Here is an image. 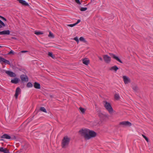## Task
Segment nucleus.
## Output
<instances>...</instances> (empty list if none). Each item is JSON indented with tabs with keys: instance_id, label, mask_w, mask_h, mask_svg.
<instances>
[{
	"instance_id": "f8f14e48",
	"label": "nucleus",
	"mask_w": 153,
	"mask_h": 153,
	"mask_svg": "<svg viewBox=\"0 0 153 153\" xmlns=\"http://www.w3.org/2000/svg\"><path fill=\"white\" fill-rule=\"evenodd\" d=\"M0 152L4 153H10L9 150L6 148H4L3 147H0Z\"/></svg>"
},
{
	"instance_id": "9b49d317",
	"label": "nucleus",
	"mask_w": 153,
	"mask_h": 153,
	"mask_svg": "<svg viewBox=\"0 0 153 153\" xmlns=\"http://www.w3.org/2000/svg\"><path fill=\"white\" fill-rule=\"evenodd\" d=\"M10 31L9 30H4L0 32V35H9L10 34Z\"/></svg>"
},
{
	"instance_id": "7ed1b4c3",
	"label": "nucleus",
	"mask_w": 153,
	"mask_h": 153,
	"mask_svg": "<svg viewBox=\"0 0 153 153\" xmlns=\"http://www.w3.org/2000/svg\"><path fill=\"white\" fill-rule=\"evenodd\" d=\"M120 124L123 125V126H130L131 125V123L128 121H123L120 123Z\"/></svg>"
},
{
	"instance_id": "7c9ffc66",
	"label": "nucleus",
	"mask_w": 153,
	"mask_h": 153,
	"mask_svg": "<svg viewBox=\"0 0 153 153\" xmlns=\"http://www.w3.org/2000/svg\"><path fill=\"white\" fill-rule=\"evenodd\" d=\"M75 2L79 5L81 4V3L80 2L79 0H75Z\"/></svg>"
},
{
	"instance_id": "393cba45",
	"label": "nucleus",
	"mask_w": 153,
	"mask_h": 153,
	"mask_svg": "<svg viewBox=\"0 0 153 153\" xmlns=\"http://www.w3.org/2000/svg\"><path fill=\"white\" fill-rule=\"evenodd\" d=\"M35 34L37 35H39L40 34H43V33L39 31H35Z\"/></svg>"
},
{
	"instance_id": "e433bc0d",
	"label": "nucleus",
	"mask_w": 153,
	"mask_h": 153,
	"mask_svg": "<svg viewBox=\"0 0 153 153\" xmlns=\"http://www.w3.org/2000/svg\"><path fill=\"white\" fill-rule=\"evenodd\" d=\"M80 21H81V20L80 19L78 20H77V22L75 23V25H77L80 22Z\"/></svg>"
},
{
	"instance_id": "ddd939ff",
	"label": "nucleus",
	"mask_w": 153,
	"mask_h": 153,
	"mask_svg": "<svg viewBox=\"0 0 153 153\" xmlns=\"http://www.w3.org/2000/svg\"><path fill=\"white\" fill-rule=\"evenodd\" d=\"M19 79L17 78H15L13 79H12L11 81V82L15 84H17L19 82Z\"/></svg>"
},
{
	"instance_id": "5701e85b",
	"label": "nucleus",
	"mask_w": 153,
	"mask_h": 153,
	"mask_svg": "<svg viewBox=\"0 0 153 153\" xmlns=\"http://www.w3.org/2000/svg\"><path fill=\"white\" fill-rule=\"evenodd\" d=\"M79 110L82 113H84L85 111V109L81 107L79 108Z\"/></svg>"
},
{
	"instance_id": "1a4fd4ad",
	"label": "nucleus",
	"mask_w": 153,
	"mask_h": 153,
	"mask_svg": "<svg viewBox=\"0 0 153 153\" xmlns=\"http://www.w3.org/2000/svg\"><path fill=\"white\" fill-rule=\"evenodd\" d=\"M123 79L125 84H127L130 82V79L128 77L126 76H123Z\"/></svg>"
},
{
	"instance_id": "aec40b11",
	"label": "nucleus",
	"mask_w": 153,
	"mask_h": 153,
	"mask_svg": "<svg viewBox=\"0 0 153 153\" xmlns=\"http://www.w3.org/2000/svg\"><path fill=\"white\" fill-rule=\"evenodd\" d=\"M120 97L119 95L118 94H116L114 95V98L117 100H118L120 98Z\"/></svg>"
},
{
	"instance_id": "0eeeda50",
	"label": "nucleus",
	"mask_w": 153,
	"mask_h": 153,
	"mask_svg": "<svg viewBox=\"0 0 153 153\" xmlns=\"http://www.w3.org/2000/svg\"><path fill=\"white\" fill-rule=\"evenodd\" d=\"M21 90L20 88L18 87L16 88L15 94V96L16 99H17L18 95L21 94Z\"/></svg>"
},
{
	"instance_id": "c85d7f7f",
	"label": "nucleus",
	"mask_w": 153,
	"mask_h": 153,
	"mask_svg": "<svg viewBox=\"0 0 153 153\" xmlns=\"http://www.w3.org/2000/svg\"><path fill=\"white\" fill-rule=\"evenodd\" d=\"M74 39L78 43L79 42V40L78 38L77 37H76L74 38Z\"/></svg>"
},
{
	"instance_id": "f257e3e1",
	"label": "nucleus",
	"mask_w": 153,
	"mask_h": 153,
	"mask_svg": "<svg viewBox=\"0 0 153 153\" xmlns=\"http://www.w3.org/2000/svg\"><path fill=\"white\" fill-rule=\"evenodd\" d=\"M79 132L80 135L86 140L90 139L91 138L95 137L96 135L95 132L87 129H82L80 130Z\"/></svg>"
},
{
	"instance_id": "f03ea898",
	"label": "nucleus",
	"mask_w": 153,
	"mask_h": 153,
	"mask_svg": "<svg viewBox=\"0 0 153 153\" xmlns=\"http://www.w3.org/2000/svg\"><path fill=\"white\" fill-rule=\"evenodd\" d=\"M103 104L107 110L110 114L112 113L113 109L110 104L108 102L105 101L103 102Z\"/></svg>"
},
{
	"instance_id": "423d86ee",
	"label": "nucleus",
	"mask_w": 153,
	"mask_h": 153,
	"mask_svg": "<svg viewBox=\"0 0 153 153\" xmlns=\"http://www.w3.org/2000/svg\"><path fill=\"white\" fill-rule=\"evenodd\" d=\"M67 144V136H65L63 139L62 142V148H65Z\"/></svg>"
},
{
	"instance_id": "39448f33",
	"label": "nucleus",
	"mask_w": 153,
	"mask_h": 153,
	"mask_svg": "<svg viewBox=\"0 0 153 153\" xmlns=\"http://www.w3.org/2000/svg\"><path fill=\"white\" fill-rule=\"evenodd\" d=\"M20 78L22 82H27L28 81L27 76L26 75L22 74L20 76Z\"/></svg>"
},
{
	"instance_id": "6ab92c4d",
	"label": "nucleus",
	"mask_w": 153,
	"mask_h": 153,
	"mask_svg": "<svg viewBox=\"0 0 153 153\" xmlns=\"http://www.w3.org/2000/svg\"><path fill=\"white\" fill-rule=\"evenodd\" d=\"M118 69V68L116 66H114L112 67L111 69V70H113L116 71Z\"/></svg>"
},
{
	"instance_id": "79ce46f5",
	"label": "nucleus",
	"mask_w": 153,
	"mask_h": 153,
	"mask_svg": "<svg viewBox=\"0 0 153 153\" xmlns=\"http://www.w3.org/2000/svg\"><path fill=\"white\" fill-rule=\"evenodd\" d=\"M2 27V26L0 24V28Z\"/></svg>"
},
{
	"instance_id": "ea45409f",
	"label": "nucleus",
	"mask_w": 153,
	"mask_h": 153,
	"mask_svg": "<svg viewBox=\"0 0 153 153\" xmlns=\"http://www.w3.org/2000/svg\"><path fill=\"white\" fill-rule=\"evenodd\" d=\"M98 57L100 60H101V61H102V57H100L99 56H98Z\"/></svg>"
},
{
	"instance_id": "4468645a",
	"label": "nucleus",
	"mask_w": 153,
	"mask_h": 153,
	"mask_svg": "<svg viewBox=\"0 0 153 153\" xmlns=\"http://www.w3.org/2000/svg\"><path fill=\"white\" fill-rule=\"evenodd\" d=\"M33 86L36 89H39L41 88L40 84L36 82L34 83Z\"/></svg>"
},
{
	"instance_id": "6e6552de",
	"label": "nucleus",
	"mask_w": 153,
	"mask_h": 153,
	"mask_svg": "<svg viewBox=\"0 0 153 153\" xmlns=\"http://www.w3.org/2000/svg\"><path fill=\"white\" fill-rule=\"evenodd\" d=\"M5 73L10 77H15L16 76V74L13 72L6 71Z\"/></svg>"
},
{
	"instance_id": "72a5a7b5",
	"label": "nucleus",
	"mask_w": 153,
	"mask_h": 153,
	"mask_svg": "<svg viewBox=\"0 0 153 153\" xmlns=\"http://www.w3.org/2000/svg\"><path fill=\"white\" fill-rule=\"evenodd\" d=\"M75 25H76L75 23L73 24L68 25V26H69L71 27H72Z\"/></svg>"
},
{
	"instance_id": "58836bf2",
	"label": "nucleus",
	"mask_w": 153,
	"mask_h": 153,
	"mask_svg": "<svg viewBox=\"0 0 153 153\" xmlns=\"http://www.w3.org/2000/svg\"><path fill=\"white\" fill-rule=\"evenodd\" d=\"M2 19L3 20V21H7V19H6L5 18H4V17H3Z\"/></svg>"
},
{
	"instance_id": "a878e982",
	"label": "nucleus",
	"mask_w": 153,
	"mask_h": 153,
	"mask_svg": "<svg viewBox=\"0 0 153 153\" xmlns=\"http://www.w3.org/2000/svg\"><path fill=\"white\" fill-rule=\"evenodd\" d=\"M87 9L86 7H82L80 8V10L82 11H83L86 10Z\"/></svg>"
},
{
	"instance_id": "20e7f679",
	"label": "nucleus",
	"mask_w": 153,
	"mask_h": 153,
	"mask_svg": "<svg viewBox=\"0 0 153 153\" xmlns=\"http://www.w3.org/2000/svg\"><path fill=\"white\" fill-rule=\"evenodd\" d=\"M103 59L105 62L107 63H109L111 61V58L107 55L103 56Z\"/></svg>"
},
{
	"instance_id": "9d476101",
	"label": "nucleus",
	"mask_w": 153,
	"mask_h": 153,
	"mask_svg": "<svg viewBox=\"0 0 153 153\" xmlns=\"http://www.w3.org/2000/svg\"><path fill=\"white\" fill-rule=\"evenodd\" d=\"M19 2L22 4L23 5L25 6H29V4L27 3L25 1L23 0H17Z\"/></svg>"
},
{
	"instance_id": "f704fd0d",
	"label": "nucleus",
	"mask_w": 153,
	"mask_h": 153,
	"mask_svg": "<svg viewBox=\"0 0 153 153\" xmlns=\"http://www.w3.org/2000/svg\"><path fill=\"white\" fill-rule=\"evenodd\" d=\"M4 59H5L0 56V62H4Z\"/></svg>"
},
{
	"instance_id": "bb28decb",
	"label": "nucleus",
	"mask_w": 153,
	"mask_h": 153,
	"mask_svg": "<svg viewBox=\"0 0 153 153\" xmlns=\"http://www.w3.org/2000/svg\"><path fill=\"white\" fill-rule=\"evenodd\" d=\"M48 55L50 56L52 58H54V56L53 55L52 53L51 52H49L48 53Z\"/></svg>"
},
{
	"instance_id": "dca6fc26",
	"label": "nucleus",
	"mask_w": 153,
	"mask_h": 153,
	"mask_svg": "<svg viewBox=\"0 0 153 153\" xmlns=\"http://www.w3.org/2000/svg\"><path fill=\"white\" fill-rule=\"evenodd\" d=\"M112 56L113 58H114V59H116L120 62L121 63H123L122 61L118 57L116 56L114 54H112Z\"/></svg>"
},
{
	"instance_id": "f3484780",
	"label": "nucleus",
	"mask_w": 153,
	"mask_h": 153,
	"mask_svg": "<svg viewBox=\"0 0 153 153\" xmlns=\"http://www.w3.org/2000/svg\"><path fill=\"white\" fill-rule=\"evenodd\" d=\"M82 62L83 64L86 65H88L89 63V61L86 59H83Z\"/></svg>"
},
{
	"instance_id": "c03bdc74",
	"label": "nucleus",
	"mask_w": 153,
	"mask_h": 153,
	"mask_svg": "<svg viewBox=\"0 0 153 153\" xmlns=\"http://www.w3.org/2000/svg\"><path fill=\"white\" fill-rule=\"evenodd\" d=\"M69 139H68V140H67V141H68H68H69Z\"/></svg>"
},
{
	"instance_id": "c9c22d12",
	"label": "nucleus",
	"mask_w": 153,
	"mask_h": 153,
	"mask_svg": "<svg viewBox=\"0 0 153 153\" xmlns=\"http://www.w3.org/2000/svg\"><path fill=\"white\" fill-rule=\"evenodd\" d=\"M11 54H14V52L12 50L10 51V52L8 53V54L10 55Z\"/></svg>"
},
{
	"instance_id": "412c9836",
	"label": "nucleus",
	"mask_w": 153,
	"mask_h": 153,
	"mask_svg": "<svg viewBox=\"0 0 153 153\" xmlns=\"http://www.w3.org/2000/svg\"><path fill=\"white\" fill-rule=\"evenodd\" d=\"M48 36L51 38H53L54 37V36L53 34L51 31L49 32Z\"/></svg>"
},
{
	"instance_id": "cd10ccee",
	"label": "nucleus",
	"mask_w": 153,
	"mask_h": 153,
	"mask_svg": "<svg viewBox=\"0 0 153 153\" xmlns=\"http://www.w3.org/2000/svg\"><path fill=\"white\" fill-rule=\"evenodd\" d=\"M79 40L81 42H85V39L83 37H81L79 39Z\"/></svg>"
},
{
	"instance_id": "b1692460",
	"label": "nucleus",
	"mask_w": 153,
	"mask_h": 153,
	"mask_svg": "<svg viewBox=\"0 0 153 153\" xmlns=\"http://www.w3.org/2000/svg\"><path fill=\"white\" fill-rule=\"evenodd\" d=\"M4 63H5V64H8V65H10V61L8 60H7L6 59H4Z\"/></svg>"
},
{
	"instance_id": "37998d69",
	"label": "nucleus",
	"mask_w": 153,
	"mask_h": 153,
	"mask_svg": "<svg viewBox=\"0 0 153 153\" xmlns=\"http://www.w3.org/2000/svg\"><path fill=\"white\" fill-rule=\"evenodd\" d=\"M2 47V46L0 45V48H1Z\"/></svg>"
},
{
	"instance_id": "a19ab883",
	"label": "nucleus",
	"mask_w": 153,
	"mask_h": 153,
	"mask_svg": "<svg viewBox=\"0 0 153 153\" xmlns=\"http://www.w3.org/2000/svg\"><path fill=\"white\" fill-rule=\"evenodd\" d=\"M3 17L0 16V18L2 19Z\"/></svg>"
},
{
	"instance_id": "4be33fe9",
	"label": "nucleus",
	"mask_w": 153,
	"mask_h": 153,
	"mask_svg": "<svg viewBox=\"0 0 153 153\" xmlns=\"http://www.w3.org/2000/svg\"><path fill=\"white\" fill-rule=\"evenodd\" d=\"M27 86L28 88H31L32 87L33 85L31 83L29 82L27 84Z\"/></svg>"
},
{
	"instance_id": "c756f323",
	"label": "nucleus",
	"mask_w": 153,
	"mask_h": 153,
	"mask_svg": "<svg viewBox=\"0 0 153 153\" xmlns=\"http://www.w3.org/2000/svg\"><path fill=\"white\" fill-rule=\"evenodd\" d=\"M0 24L2 26H3V27L5 26V25L4 23L1 20L0 21Z\"/></svg>"
},
{
	"instance_id": "2eb2a0df",
	"label": "nucleus",
	"mask_w": 153,
	"mask_h": 153,
	"mask_svg": "<svg viewBox=\"0 0 153 153\" xmlns=\"http://www.w3.org/2000/svg\"><path fill=\"white\" fill-rule=\"evenodd\" d=\"M1 138H5L7 139H10L11 138L10 136L7 134H4L2 135L1 137Z\"/></svg>"
},
{
	"instance_id": "473e14b6",
	"label": "nucleus",
	"mask_w": 153,
	"mask_h": 153,
	"mask_svg": "<svg viewBox=\"0 0 153 153\" xmlns=\"http://www.w3.org/2000/svg\"><path fill=\"white\" fill-rule=\"evenodd\" d=\"M132 88L135 91H137L138 89L137 87L136 86H135L132 87Z\"/></svg>"
},
{
	"instance_id": "4c0bfd02",
	"label": "nucleus",
	"mask_w": 153,
	"mask_h": 153,
	"mask_svg": "<svg viewBox=\"0 0 153 153\" xmlns=\"http://www.w3.org/2000/svg\"><path fill=\"white\" fill-rule=\"evenodd\" d=\"M28 52V51H22L21 52V53H26V52Z\"/></svg>"
},
{
	"instance_id": "2f4dec72",
	"label": "nucleus",
	"mask_w": 153,
	"mask_h": 153,
	"mask_svg": "<svg viewBox=\"0 0 153 153\" xmlns=\"http://www.w3.org/2000/svg\"><path fill=\"white\" fill-rule=\"evenodd\" d=\"M143 137L145 139V140L147 141V142H148L149 141V140H148V138L145 136L144 135H142Z\"/></svg>"
},
{
	"instance_id": "a211bd4d",
	"label": "nucleus",
	"mask_w": 153,
	"mask_h": 153,
	"mask_svg": "<svg viewBox=\"0 0 153 153\" xmlns=\"http://www.w3.org/2000/svg\"><path fill=\"white\" fill-rule=\"evenodd\" d=\"M40 110L45 113L47 112L46 109L44 107H40Z\"/></svg>"
}]
</instances>
